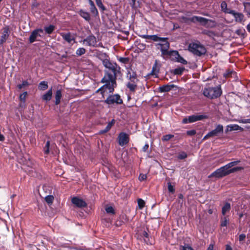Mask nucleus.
I'll use <instances>...</instances> for the list:
<instances>
[{"instance_id":"obj_63","label":"nucleus","mask_w":250,"mask_h":250,"mask_svg":"<svg viewBox=\"0 0 250 250\" xmlns=\"http://www.w3.org/2000/svg\"><path fill=\"white\" fill-rule=\"evenodd\" d=\"M5 139L4 136L0 133V141H3Z\"/></svg>"},{"instance_id":"obj_15","label":"nucleus","mask_w":250,"mask_h":250,"mask_svg":"<svg viewBox=\"0 0 250 250\" xmlns=\"http://www.w3.org/2000/svg\"><path fill=\"white\" fill-rule=\"evenodd\" d=\"M118 138L119 144L121 146H123L127 144L129 142L128 135L125 132L120 133L118 136Z\"/></svg>"},{"instance_id":"obj_8","label":"nucleus","mask_w":250,"mask_h":250,"mask_svg":"<svg viewBox=\"0 0 250 250\" xmlns=\"http://www.w3.org/2000/svg\"><path fill=\"white\" fill-rule=\"evenodd\" d=\"M104 103L108 104H120L123 103V100L119 94H115L114 95H110L104 101Z\"/></svg>"},{"instance_id":"obj_52","label":"nucleus","mask_w":250,"mask_h":250,"mask_svg":"<svg viewBox=\"0 0 250 250\" xmlns=\"http://www.w3.org/2000/svg\"><path fill=\"white\" fill-rule=\"evenodd\" d=\"M235 73L232 71H229L226 73H224L223 76L225 78H227L229 77L232 74H234Z\"/></svg>"},{"instance_id":"obj_17","label":"nucleus","mask_w":250,"mask_h":250,"mask_svg":"<svg viewBox=\"0 0 250 250\" xmlns=\"http://www.w3.org/2000/svg\"><path fill=\"white\" fill-rule=\"evenodd\" d=\"M78 13L85 21L90 23L91 18L90 14L88 12H87L83 9H80L78 12Z\"/></svg>"},{"instance_id":"obj_23","label":"nucleus","mask_w":250,"mask_h":250,"mask_svg":"<svg viewBox=\"0 0 250 250\" xmlns=\"http://www.w3.org/2000/svg\"><path fill=\"white\" fill-rule=\"evenodd\" d=\"M62 97V90L58 89L56 91L55 95V104H59L61 102V99Z\"/></svg>"},{"instance_id":"obj_16","label":"nucleus","mask_w":250,"mask_h":250,"mask_svg":"<svg viewBox=\"0 0 250 250\" xmlns=\"http://www.w3.org/2000/svg\"><path fill=\"white\" fill-rule=\"evenodd\" d=\"M172 54L171 56L174 57L177 62L183 64H187L188 63L187 61L180 55L177 51L175 50L174 51L172 52Z\"/></svg>"},{"instance_id":"obj_35","label":"nucleus","mask_w":250,"mask_h":250,"mask_svg":"<svg viewBox=\"0 0 250 250\" xmlns=\"http://www.w3.org/2000/svg\"><path fill=\"white\" fill-rule=\"evenodd\" d=\"M85 53V49L83 48H79L76 52V54L78 56H81Z\"/></svg>"},{"instance_id":"obj_26","label":"nucleus","mask_w":250,"mask_h":250,"mask_svg":"<svg viewBox=\"0 0 250 250\" xmlns=\"http://www.w3.org/2000/svg\"><path fill=\"white\" fill-rule=\"evenodd\" d=\"M230 209V205L229 203H226L225 204L222 208V213L225 215L227 212H229Z\"/></svg>"},{"instance_id":"obj_57","label":"nucleus","mask_w":250,"mask_h":250,"mask_svg":"<svg viewBox=\"0 0 250 250\" xmlns=\"http://www.w3.org/2000/svg\"><path fill=\"white\" fill-rule=\"evenodd\" d=\"M204 33L209 36H211L213 34V32L205 30L204 31Z\"/></svg>"},{"instance_id":"obj_48","label":"nucleus","mask_w":250,"mask_h":250,"mask_svg":"<svg viewBox=\"0 0 250 250\" xmlns=\"http://www.w3.org/2000/svg\"><path fill=\"white\" fill-rule=\"evenodd\" d=\"M129 76H130V77H131L132 76L133 77L137 78L136 72H135L134 71H132V72H130L129 71H128L127 74V77L129 78Z\"/></svg>"},{"instance_id":"obj_62","label":"nucleus","mask_w":250,"mask_h":250,"mask_svg":"<svg viewBox=\"0 0 250 250\" xmlns=\"http://www.w3.org/2000/svg\"><path fill=\"white\" fill-rule=\"evenodd\" d=\"M88 3L90 5V7L95 5L94 2L92 0H88Z\"/></svg>"},{"instance_id":"obj_20","label":"nucleus","mask_w":250,"mask_h":250,"mask_svg":"<svg viewBox=\"0 0 250 250\" xmlns=\"http://www.w3.org/2000/svg\"><path fill=\"white\" fill-rule=\"evenodd\" d=\"M175 85L173 84H165L161 86H159L158 88L159 92L163 93L168 92L171 90L173 88L175 87Z\"/></svg>"},{"instance_id":"obj_59","label":"nucleus","mask_w":250,"mask_h":250,"mask_svg":"<svg viewBox=\"0 0 250 250\" xmlns=\"http://www.w3.org/2000/svg\"><path fill=\"white\" fill-rule=\"evenodd\" d=\"M210 132H208V133L204 136L203 139L205 140V139H207V138H209V137H212L211 135H210Z\"/></svg>"},{"instance_id":"obj_38","label":"nucleus","mask_w":250,"mask_h":250,"mask_svg":"<svg viewBox=\"0 0 250 250\" xmlns=\"http://www.w3.org/2000/svg\"><path fill=\"white\" fill-rule=\"evenodd\" d=\"M245 10L248 14L250 15V2H246L244 3Z\"/></svg>"},{"instance_id":"obj_25","label":"nucleus","mask_w":250,"mask_h":250,"mask_svg":"<svg viewBox=\"0 0 250 250\" xmlns=\"http://www.w3.org/2000/svg\"><path fill=\"white\" fill-rule=\"evenodd\" d=\"M221 10L225 13L229 14V11H232V10L229 9L228 8L227 4L226 1H223L221 3Z\"/></svg>"},{"instance_id":"obj_64","label":"nucleus","mask_w":250,"mask_h":250,"mask_svg":"<svg viewBox=\"0 0 250 250\" xmlns=\"http://www.w3.org/2000/svg\"><path fill=\"white\" fill-rule=\"evenodd\" d=\"M247 31L250 33V22L247 25Z\"/></svg>"},{"instance_id":"obj_2","label":"nucleus","mask_w":250,"mask_h":250,"mask_svg":"<svg viewBox=\"0 0 250 250\" xmlns=\"http://www.w3.org/2000/svg\"><path fill=\"white\" fill-rule=\"evenodd\" d=\"M240 162V161H235L227 164L212 172L209 177H215L217 178H221L229 175L230 173L241 170L243 168L240 167L229 169V168L237 165Z\"/></svg>"},{"instance_id":"obj_3","label":"nucleus","mask_w":250,"mask_h":250,"mask_svg":"<svg viewBox=\"0 0 250 250\" xmlns=\"http://www.w3.org/2000/svg\"><path fill=\"white\" fill-rule=\"evenodd\" d=\"M222 91L220 85L216 87H209L205 88L203 90V95L210 99H213L219 97L222 94Z\"/></svg>"},{"instance_id":"obj_41","label":"nucleus","mask_w":250,"mask_h":250,"mask_svg":"<svg viewBox=\"0 0 250 250\" xmlns=\"http://www.w3.org/2000/svg\"><path fill=\"white\" fill-rule=\"evenodd\" d=\"M54 200V197L52 195H47L45 197V200L48 204H51Z\"/></svg>"},{"instance_id":"obj_10","label":"nucleus","mask_w":250,"mask_h":250,"mask_svg":"<svg viewBox=\"0 0 250 250\" xmlns=\"http://www.w3.org/2000/svg\"><path fill=\"white\" fill-rule=\"evenodd\" d=\"M129 82L126 84V87L131 92H134L136 89L139 80L137 78L129 76Z\"/></svg>"},{"instance_id":"obj_54","label":"nucleus","mask_w":250,"mask_h":250,"mask_svg":"<svg viewBox=\"0 0 250 250\" xmlns=\"http://www.w3.org/2000/svg\"><path fill=\"white\" fill-rule=\"evenodd\" d=\"M246 238V235L245 234H241L239 236V240L240 241H242L244 240Z\"/></svg>"},{"instance_id":"obj_55","label":"nucleus","mask_w":250,"mask_h":250,"mask_svg":"<svg viewBox=\"0 0 250 250\" xmlns=\"http://www.w3.org/2000/svg\"><path fill=\"white\" fill-rule=\"evenodd\" d=\"M141 37H142L143 39H150L151 38V35H142L140 36Z\"/></svg>"},{"instance_id":"obj_45","label":"nucleus","mask_w":250,"mask_h":250,"mask_svg":"<svg viewBox=\"0 0 250 250\" xmlns=\"http://www.w3.org/2000/svg\"><path fill=\"white\" fill-rule=\"evenodd\" d=\"M28 85V82L27 81H24L22 82L21 84H18L17 87L19 89H21L23 86H27Z\"/></svg>"},{"instance_id":"obj_7","label":"nucleus","mask_w":250,"mask_h":250,"mask_svg":"<svg viewBox=\"0 0 250 250\" xmlns=\"http://www.w3.org/2000/svg\"><path fill=\"white\" fill-rule=\"evenodd\" d=\"M161 43H158L156 44L158 49H160L161 51L162 55H169L170 56L172 55V52L175 50L168 51L169 48V43L167 41V40L162 41Z\"/></svg>"},{"instance_id":"obj_21","label":"nucleus","mask_w":250,"mask_h":250,"mask_svg":"<svg viewBox=\"0 0 250 250\" xmlns=\"http://www.w3.org/2000/svg\"><path fill=\"white\" fill-rule=\"evenodd\" d=\"M52 96V87H51L46 93L42 96V100L47 102L49 101Z\"/></svg>"},{"instance_id":"obj_50","label":"nucleus","mask_w":250,"mask_h":250,"mask_svg":"<svg viewBox=\"0 0 250 250\" xmlns=\"http://www.w3.org/2000/svg\"><path fill=\"white\" fill-rule=\"evenodd\" d=\"M196 131L194 129L188 130L187 131V135L189 136H193L196 134Z\"/></svg>"},{"instance_id":"obj_9","label":"nucleus","mask_w":250,"mask_h":250,"mask_svg":"<svg viewBox=\"0 0 250 250\" xmlns=\"http://www.w3.org/2000/svg\"><path fill=\"white\" fill-rule=\"evenodd\" d=\"M43 33V30L41 28H38L33 30L31 32V35L29 38V43H31L35 42V41H39V40L37 39L38 37H42V36L41 35V34Z\"/></svg>"},{"instance_id":"obj_32","label":"nucleus","mask_w":250,"mask_h":250,"mask_svg":"<svg viewBox=\"0 0 250 250\" xmlns=\"http://www.w3.org/2000/svg\"><path fill=\"white\" fill-rule=\"evenodd\" d=\"M229 220L227 219V217H224L221 219V226L226 227L229 224Z\"/></svg>"},{"instance_id":"obj_5","label":"nucleus","mask_w":250,"mask_h":250,"mask_svg":"<svg viewBox=\"0 0 250 250\" xmlns=\"http://www.w3.org/2000/svg\"><path fill=\"white\" fill-rule=\"evenodd\" d=\"M188 50L198 56H201L206 53L205 47L199 43H190L188 45Z\"/></svg>"},{"instance_id":"obj_13","label":"nucleus","mask_w":250,"mask_h":250,"mask_svg":"<svg viewBox=\"0 0 250 250\" xmlns=\"http://www.w3.org/2000/svg\"><path fill=\"white\" fill-rule=\"evenodd\" d=\"M83 43L90 46H95L97 43L96 37L93 35H89L83 40Z\"/></svg>"},{"instance_id":"obj_39","label":"nucleus","mask_w":250,"mask_h":250,"mask_svg":"<svg viewBox=\"0 0 250 250\" xmlns=\"http://www.w3.org/2000/svg\"><path fill=\"white\" fill-rule=\"evenodd\" d=\"M188 155H187V154L183 151V152H180L178 155V159H180V160H183V159H185V158H186L187 157Z\"/></svg>"},{"instance_id":"obj_51","label":"nucleus","mask_w":250,"mask_h":250,"mask_svg":"<svg viewBox=\"0 0 250 250\" xmlns=\"http://www.w3.org/2000/svg\"><path fill=\"white\" fill-rule=\"evenodd\" d=\"M239 122L240 123H243V124H247V123L250 124V119H241L239 121Z\"/></svg>"},{"instance_id":"obj_47","label":"nucleus","mask_w":250,"mask_h":250,"mask_svg":"<svg viewBox=\"0 0 250 250\" xmlns=\"http://www.w3.org/2000/svg\"><path fill=\"white\" fill-rule=\"evenodd\" d=\"M27 92H24L22 94H21L20 96V99L21 101H23V102H25V97L27 95Z\"/></svg>"},{"instance_id":"obj_14","label":"nucleus","mask_w":250,"mask_h":250,"mask_svg":"<svg viewBox=\"0 0 250 250\" xmlns=\"http://www.w3.org/2000/svg\"><path fill=\"white\" fill-rule=\"evenodd\" d=\"M229 12V14L233 16L236 22H242L244 21V15L242 13L236 12L233 10H232V11H230Z\"/></svg>"},{"instance_id":"obj_18","label":"nucleus","mask_w":250,"mask_h":250,"mask_svg":"<svg viewBox=\"0 0 250 250\" xmlns=\"http://www.w3.org/2000/svg\"><path fill=\"white\" fill-rule=\"evenodd\" d=\"M61 36L62 39L69 43H71L73 41L75 42V36L70 32L67 33H62Z\"/></svg>"},{"instance_id":"obj_22","label":"nucleus","mask_w":250,"mask_h":250,"mask_svg":"<svg viewBox=\"0 0 250 250\" xmlns=\"http://www.w3.org/2000/svg\"><path fill=\"white\" fill-rule=\"evenodd\" d=\"M115 124V120L112 119L111 122H109L105 128L103 130L100 131V133L104 134L108 132L113 126V125Z\"/></svg>"},{"instance_id":"obj_29","label":"nucleus","mask_w":250,"mask_h":250,"mask_svg":"<svg viewBox=\"0 0 250 250\" xmlns=\"http://www.w3.org/2000/svg\"><path fill=\"white\" fill-rule=\"evenodd\" d=\"M151 40L154 42H158L160 41L162 42V41H164L165 40H168L167 38H161L158 37L157 35H151Z\"/></svg>"},{"instance_id":"obj_46","label":"nucleus","mask_w":250,"mask_h":250,"mask_svg":"<svg viewBox=\"0 0 250 250\" xmlns=\"http://www.w3.org/2000/svg\"><path fill=\"white\" fill-rule=\"evenodd\" d=\"M236 33L240 36L243 37L245 33V30L244 29H238L236 31Z\"/></svg>"},{"instance_id":"obj_1","label":"nucleus","mask_w":250,"mask_h":250,"mask_svg":"<svg viewBox=\"0 0 250 250\" xmlns=\"http://www.w3.org/2000/svg\"><path fill=\"white\" fill-rule=\"evenodd\" d=\"M102 62L107 70L101 82L105 84L99 88L97 92L101 91L103 94L108 90V92L112 93L116 86V79L117 74L120 73L121 67L116 62H111L108 59L104 60Z\"/></svg>"},{"instance_id":"obj_44","label":"nucleus","mask_w":250,"mask_h":250,"mask_svg":"<svg viewBox=\"0 0 250 250\" xmlns=\"http://www.w3.org/2000/svg\"><path fill=\"white\" fill-rule=\"evenodd\" d=\"M174 137L173 135L171 134H167L163 136L162 140L165 141H167L169 140L170 139Z\"/></svg>"},{"instance_id":"obj_60","label":"nucleus","mask_w":250,"mask_h":250,"mask_svg":"<svg viewBox=\"0 0 250 250\" xmlns=\"http://www.w3.org/2000/svg\"><path fill=\"white\" fill-rule=\"evenodd\" d=\"M207 250H213V244H210L208 246V249H207Z\"/></svg>"},{"instance_id":"obj_56","label":"nucleus","mask_w":250,"mask_h":250,"mask_svg":"<svg viewBox=\"0 0 250 250\" xmlns=\"http://www.w3.org/2000/svg\"><path fill=\"white\" fill-rule=\"evenodd\" d=\"M76 250H88V249L86 248L85 247H78L74 248Z\"/></svg>"},{"instance_id":"obj_42","label":"nucleus","mask_w":250,"mask_h":250,"mask_svg":"<svg viewBox=\"0 0 250 250\" xmlns=\"http://www.w3.org/2000/svg\"><path fill=\"white\" fill-rule=\"evenodd\" d=\"M97 6L101 8L102 11H104L105 10V7L104 5V4L102 3V1L101 0H98V1L96 2Z\"/></svg>"},{"instance_id":"obj_61","label":"nucleus","mask_w":250,"mask_h":250,"mask_svg":"<svg viewBox=\"0 0 250 250\" xmlns=\"http://www.w3.org/2000/svg\"><path fill=\"white\" fill-rule=\"evenodd\" d=\"M226 250H232V249L229 245L227 244L226 245Z\"/></svg>"},{"instance_id":"obj_6","label":"nucleus","mask_w":250,"mask_h":250,"mask_svg":"<svg viewBox=\"0 0 250 250\" xmlns=\"http://www.w3.org/2000/svg\"><path fill=\"white\" fill-rule=\"evenodd\" d=\"M208 116L204 114H193L184 118L182 120V123L187 124L194 123L197 121H203L204 119H208Z\"/></svg>"},{"instance_id":"obj_30","label":"nucleus","mask_w":250,"mask_h":250,"mask_svg":"<svg viewBox=\"0 0 250 250\" xmlns=\"http://www.w3.org/2000/svg\"><path fill=\"white\" fill-rule=\"evenodd\" d=\"M55 29V26L53 25H50L48 26L44 27V31L46 34H51Z\"/></svg>"},{"instance_id":"obj_19","label":"nucleus","mask_w":250,"mask_h":250,"mask_svg":"<svg viewBox=\"0 0 250 250\" xmlns=\"http://www.w3.org/2000/svg\"><path fill=\"white\" fill-rule=\"evenodd\" d=\"M9 28L8 26H6L3 28V31L0 40V44H3L4 42H6V40L9 36Z\"/></svg>"},{"instance_id":"obj_33","label":"nucleus","mask_w":250,"mask_h":250,"mask_svg":"<svg viewBox=\"0 0 250 250\" xmlns=\"http://www.w3.org/2000/svg\"><path fill=\"white\" fill-rule=\"evenodd\" d=\"M105 210L107 213L114 214L115 213V210L112 206H106Z\"/></svg>"},{"instance_id":"obj_49","label":"nucleus","mask_w":250,"mask_h":250,"mask_svg":"<svg viewBox=\"0 0 250 250\" xmlns=\"http://www.w3.org/2000/svg\"><path fill=\"white\" fill-rule=\"evenodd\" d=\"M146 177H147V176H146V174L141 173V174H140L139 176V180L140 181H142L146 180Z\"/></svg>"},{"instance_id":"obj_27","label":"nucleus","mask_w":250,"mask_h":250,"mask_svg":"<svg viewBox=\"0 0 250 250\" xmlns=\"http://www.w3.org/2000/svg\"><path fill=\"white\" fill-rule=\"evenodd\" d=\"M142 236L143 237L144 241L146 244H152V243L149 241V235L147 232L144 231Z\"/></svg>"},{"instance_id":"obj_58","label":"nucleus","mask_w":250,"mask_h":250,"mask_svg":"<svg viewBox=\"0 0 250 250\" xmlns=\"http://www.w3.org/2000/svg\"><path fill=\"white\" fill-rule=\"evenodd\" d=\"M148 147H149V146L147 144H146L143 147V150L144 151V152H146V150L148 149Z\"/></svg>"},{"instance_id":"obj_43","label":"nucleus","mask_w":250,"mask_h":250,"mask_svg":"<svg viewBox=\"0 0 250 250\" xmlns=\"http://www.w3.org/2000/svg\"><path fill=\"white\" fill-rule=\"evenodd\" d=\"M49 146H50V142H49V141H47L46 142L45 147L44 148V153L46 154H48L49 152Z\"/></svg>"},{"instance_id":"obj_40","label":"nucleus","mask_w":250,"mask_h":250,"mask_svg":"<svg viewBox=\"0 0 250 250\" xmlns=\"http://www.w3.org/2000/svg\"><path fill=\"white\" fill-rule=\"evenodd\" d=\"M137 202L139 208L140 209H142L144 207L145 205V201L142 199H138Z\"/></svg>"},{"instance_id":"obj_53","label":"nucleus","mask_w":250,"mask_h":250,"mask_svg":"<svg viewBox=\"0 0 250 250\" xmlns=\"http://www.w3.org/2000/svg\"><path fill=\"white\" fill-rule=\"evenodd\" d=\"M184 68H177L175 69V73L176 74L180 75L182 73Z\"/></svg>"},{"instance_id":"obj_34","label":"nucleus","mask_w":250,"mask_h":250,"mask_svg":"<svg viewBox=\"0 0 250 250\" xmlns=\"http://www.w3.org/2000/svg\"><path fill=\"white\" fill-rule=\"evenodd\" d=\"M118 60L121 63L127 64L128 63L129 59L127 57H120Z\"/></svg>"},{"instance_id":"obj_31","label":"nucleus","mask_w":250,"mask_h":250,"mask_svg":"<svg viewBox=\"0 0 250 250\" xmlns=\"http://www.w3.org/2000/svg\"><path fill=\"white\" fill-rule=\"evenodd\" d=\"M48 88L47 83L45 81L41 82L39 85V89L42 90H44Z\"/></svg>"},{"instance_id":"obj_12","label":"nucleus","mask_w":250,"mask_h":250,"mask_svg":"<svg viewBox=\"0 0 250 250\" xmlns=\"http://www.w3.org/2000/svg\"><path fill=\"white\" fill-rule=\"evenodd\" d=\"M71 202L75 206L80 208H84L87 206L86 202L84 200L77 197L72 198Z\"/></svg>"},{"instance_id":"obj_28","label":"nucleus","mask_w":250,"mask_h":250,"mask_svg":"<svg viewBox=\"0 0 250 250\" xmlns=\"http://www.w3.org/2000/svg\"><path fill=\"white\" fill-rule=\"evenodd\" d=\"M89 9L91 14L93 15V17H96L99 16L98 11L96 8L95 5L93 6H90Z\"/></svg>"},{"instance_id":"obj_24","label":"nucleus","mask_w":250,"mask_h":250,"mask_svg":"<svg viewBox=\"0 0 250 250\" xmlns=\"http://www.w3.org/2000/svg\"><path fill=\"white\" fill-rule=\"evenodd\" d=\"M228 127H229V130L231 131L233 130H240L241 131H243L244 130L243 128L236 124L229 125H228Z\"/></svg>"},{"instance_id":"obj_4","label":"nucleus","mask_w":250,"mask_h":250,"mask_svg":"<svg viewBox=\"0 0 250 250\" xmlns=\"http://www.w3.org/2000/svg\"><path fill=\"white\" fill-rule=\"evenodd\" d=\"M181 19L185 23H188L189 22H190L193 23H196L197 22H199L203 26H206L208 21L214 22V21L211 20L197 16H194L190 18L186 16H182Z\"/></svg>"},{"instance_id":"obj_36","label":"nucleus","mask_w":250,"mask_h":250,"mask_svg":"<svg viewBox=\"0 0 250 250\" xmlns=\"http://www.w3.org/2000/svg\"><path fill=\"white\" fill-rule=\"evenodd\" d=\"M168 190L169 192L173 193L175 192V188L170 182L167 183Z\"/></svg>"},{"instance_id":"obj_37","label":"nucleus","mask_w":250,"mask_h":250,"mask_svg":"<svg viewBox=\"0 0 250 250\" xmlns=\"http://www.w3.org/2000/svg\"><path fill=\"white\" fill-rule=\"evenodd\" d=\"M180 250H194V249L188 244H185L184 246H181Z\"/></svg>"},{"instance_id":"obj_11","label":"nucleus","mask_w":250,"mask_h":250,"mask_svg":"<svg viewBox=\"0 0 250 250\" xmlns=\"http://www.w3.org/2000/svg\"><path fill=\"white\" fill-rule=\"evenodd\" d=\"M223 126L222 125L218 124L216 125L215 128L213 130L209 131L210 135H211L212 137H218L223 134Z\"/></svg>"}]
</instances>
